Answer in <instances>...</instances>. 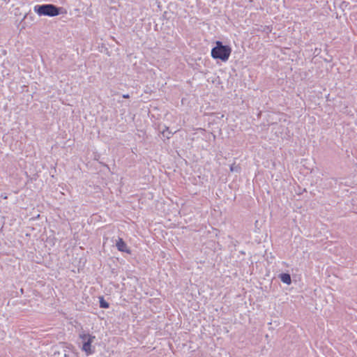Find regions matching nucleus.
Here are the masks:
<instances>
[{
	"mask_svg": "<svg viewBox=\"0 0 357 357\" xmlns=\"http://www.w3.org/2000/svg\"><path fill=\"white\" fill-rule=\"evenodd\" d=\"M63 10L62 7L52 3L36 5L33 8V10L39 16L55 17L63 13Z\"/></svg>",
	"mask_w": 357,
	"mask_h": 357,
	"instance_id": "obj_1",
	"label": "nucleus"
},
{
	"mask_svg": "<svg viewBox=\"0 0 357 357\" xmlns=\"http://www.w3.org/2000/svg\"><path fill=\"white\" fill-rule=\"evenodd\" d=\"M231 48L229 45H225L221 41H216L215 46L211 50V56L215 59L227 61L231 54Z\"/></svg>",
	"mask_w": 357,
	"mask_h": 357,
	"instance_id": "obj_2",
	"label": "nucleus"
},
{
	"mask_svg": "<svg viewBox=\"0 0 357 357\" xmlns=\"http://www.w3.org/2000/svg\"><path fill=\"white\" fill-rule=\"evenodd\" d=\"M79 338L82 340V349L85 351L86 354H92L94 352V349L92 348L91 344L96 337L89 333H85L83 331L79 334Z\"/></svg>",
	"mask_w": 357,
	"mask_h": 357,
	"instance_id": "obj_3",
	"label": "nucleus"
},
{
	"mask_svg": "<svg viewBox=\"0 0 357 357\" xmlns=\"http://www.w3.org/2000/svg\"><path fill=\"white\" fill-rule=\"evenodd\" d=\"M71 352L69 347L64 344H60L53 348V354L52 357H69Z\"/></svg>",
	"mask_w": 357,
	"mask_h": 357,
	"instance_id": "obj_4",
	"label": "nucleus"
},
{
	"mask_svg": "<svg viewBox=\"0 0 357 357\" xmlns=\"http://www.w3.org/2000/svg\"><path fill=\"white\" fill-rule=\"evenodd\" d=\"M117 249L121 252L130 253V250L128 248L127 244L121 238H119L116 243Z\"/></svg>",
	"mask_w": 357,
	"mask_h": 357,
	"instance_id": "obj_5",
	"label": "nucleus"
},
{
	"mask_svg": "<svg viewBox=\"0 0 357 357\" xmlns=\"http://www.w3.org/2000/svg\"><path fill=\"white\" fill-rule=\"evenodd\" d=\"M279 278L281 281L287 284H290L291 283V275L289 273H283L279 275Z\"/></svg>",
	"mask_w": 357,
	"mask_h": 357,
	"instance_id": "obj_6",
	"label": "nucleus"
},
{
	"mask_svg": "<svg viewBox=\"0 0 357 357\" xmlns=\"http://www.w3.org/2000/svg\"><path fill=\"white\" fill-rule=\"evenodd\" d=\"M100 307L101 308H108L109 307V304L103 298V297L100 298L99 301Z\"/></svg>",
	"mask_w": 357,
	"mask_h": 357,
	"instance_id": "obj_7",
	"label": "nucleus"
},
{
	"mask_svg": "<svg viewBox=\"0 0 357 357\" xmlns=\"http://www.w3.org/2000/svg\"><path fill=\"white\" fill-rule=\"evenodd\" d=\"M162 134L163 137L169 139L173 132L169 130V128H166L165 130H162Z\"/></svg>",
	"mask_w": 357,
	"mask_h": 357,
	"instance_id": "obj_8",
	"label": "nucleus"
},
{
	"mask_svg": "<svg viewBox=\"0 0 357 357\" xmlns=\"http://www.w3.org/2000/svg\"><path fill=\"white\" fill-rule=\"evenodd\" d=\"M258 30L261 31L263 32H266V33H269L272 31V27L269 26H261V29H259Z\"/></svg>",
	"mask_w": 357,
	"mask_h": 357,
	"instance_id": "obj_9",
	"label": "nucleus"
},
{
	"mask_svg": "<svg viewBox=\"0 0 357 357\" xmlns=\"http://www.w3.org/2000/svg\"><path fill=\"white\" fill-rule=\"evenodd\" d=\"M241 170V167L239 165H236V164H232L231 166H230V171L231 172H240Z\"/></svg>",
	"mask_w": 357,
	"mask_h": 357,
	"instance_id": "obj_10",
	"label": "nucleus"
},
{
	"mask_svg": "<svg viewBox=\"0 0 357 357\" xmlns=\"http://www.w3.org/2000/svg\"><path fill=\"white\" fill-rule=\"evenodd\" d=\"M130 96L128 94L123 95V98H129Z\"/></svg>",
	"mask_w": 357,
	"mask_h": 357,
	"instance_id": "obj_11",
	"label": "nucleus"
}]
</instances>
